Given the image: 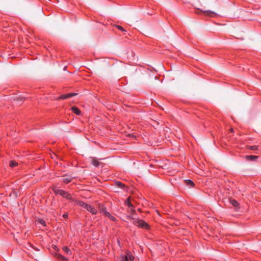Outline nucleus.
<instances>
[{"label": "nucleus", "mask_w": 261, "mask_h": 261, "mask_svg": "<svg viewBox=\"0 0 261 261\" xmlns=\"http://www.w3.org/2000/svg\"><path fill=\"white\" fill-rule=\"evenodd\" d=\"M133 223L135 225L142 228H147L148 227V224L145 221L142 220H134Z\"/></svg>", "instance_id": "1"}, {"label": "nucleus", "mask_w": 261, "mask_h": 261, "mask_svg": "<svg viewBox=\"0 0 261 261\" xmlns=\"http://www.w3.org/2000/svg\"><path fill=\"white\" fill-rule=\"evenodd\" d=\"M55 192L57 194H60L64 197H66L68 199H70L71 198L70 194H69L67 192L62 190H55Z\"/></svg>", "instance_id": "2"}, {"label": "nucleus", "mask_w": 261, "mask_h": 261, "mask_svg": "<svg viewBox=\"0 0 261 261\" xmlns=\"http://www.w3.org/2000/svg\"><path fill=\"white\" fill-rule=\"evenodd\" d=\"M24 100V98L20 96H16L13 97V102L20 105Z\"/></svg>", "instance_id": "3"}, {"label": "nucleus", "mask_w": 261, "mask_h": 261, "mask_svg": "<svg viewBox=\"0 0 261 261\" xmlns=\"http://www.w3.org/2000/svg\"><path fill=\"white\" fill-rule=\"evenodd\" d=\"M77 94L76 93H68V94H63V95H61L59 97H58V98H57V100H59V99H67L71 96H75Z\"/></svg>", "instance_id": "4"}, {"label": "nucleus", "mask_w": 261, "mask_h": 261, "mask_svg": "<svg viewBox=\"0 0 261 261\" xmlns=\"http://www.w3.org/2000/svg\"><path fill=\"white\" fill-rule=\"evenodd\" d=\"M86 210L91 213L92 214L95 215L97 213V211L96 208L93 207L92 205L88 204Z\"/></svg>", "instance_id": "5"}, {"label": "nucleus", "mask_w": 261, "mask_h": 261, "mask_svg": "<svg viewBox=\"0 0 261 261\" xmlns=\"http://www.w3.org/2000/svg\"><path fill=\"white\" fill-rule=\"evenodd\" d=\"M74 177L71 175H67L63 178V181L66 184L70 182Z\"/></svg>", "instance_id": "6"}, {"label": "nucleus", "mask_w": 261, "mask_h": 261, "mask_svg": "<svg viewBox=\"0 0 261 261\" xmlns=\"http://www.w3.org/2000/svg\"><path fill=\"white\" fill-rule=\"evenodd\" d=\"M134 259V257L131 255L130 253H127L126 255H125L124 257H123V258L122 259V260L124 261H128V260H133Z\"/></svg>", "instance_id": "7"}, {"label": "nucleus", "mask_w": 261, "mask_h": 261, "mask_svg": "<svg viewBox=\"0 0 261 261\" xmlns=\"http://www.w3.org/2000/svg\"><path fill=\"white\" fill-rule=\"evenodd\" d=\"M91 163L93 166L96 167H98L100 164V163L95 158H91Z\"/></svg>", "instance_id": "8"}, {"label": "nucleus", "mask_w": 261, "mask_h": 261, "mask_svg": "<svg viewBox=\"0 0 261 261\" xmlns=\"http://www.w3.org/2000/svg\"><path fill=\"white\" fill-rule=\"evenodd\" d=\"M99 210L101 213H102L105 215L108 213V212L106 211V207L103 205L100 204L99 205Z\"/></svg>", "instance_id": "9"}, {"label": "nucleus", "mask_w": 261, "mask_h": 261, "mask_svg": "<svg viewBox=\"0 0 261 261\" xmlns=\"http://www.w3.org/2000/svg\"><path fill=\"white\" fill-rule=\"evenodd\" d=\"M258 158V156L255 155H247L246 159L249 161H255Z\"/></svg>", "instance_id": "10"}, {"label": "nucleus", "mask_w": 261, "mask_h": 261, "mask_svg": "<svg viewBox=\"0 0 261 261\" xmlns=\"http://www.w3.org/2000/svg\"><path fill=\"white\" fill-rule=\"evenodd\" d=\"M71 110L75 114H79L81 113L80 110L76 107H72Z\"/></svg>", "instance_id": "11"}, {"label": "nucleus", "mask_w": 261, "mask_h": 261, "mask_svg": "<svg viewBox=\"0 0 261 261\" xmlns=\"http://www.w3.org/2000/svg\"><path fill=\"white\" fill-rule=\"evenodd\" d=\"M55 256H56V257L59 259H62L63 260H67V258L62 256V255L60 254H58V253H56L55 254Z\"/></svg>", "instance_id": "12"}, {"label": "nucleus", "mask_w": 261, "mask_h": 261, "mask_svg": "<svg viewBox=\"0 0 261 261\" xmlns=\"http://www.w3.org/2000/svg\"><path fill=\"white\" fill-rule=\"evenodd\" d=\"M204 13H205L206 15H208V16H212L213 15H215V13L213 11H203Z\"/></svg>", "instance_id": "13"}, {"label": "nucleus", "mask_w": 261, "mask_h": 261, "mask_svg": "<svg viewBox=\"0 0 261 261\" xmlns=\"http://www.w3.org/2000/svg\"><path fill=\"white\" fill-rule=\"evenodd\" d=\"M63 250L67 254L69 255L71 254V250L66 246H64L63 247Z\"/></svg>", "instance_id": "14"}, {"label": "nucleus", "mask_w": 261, "mask_h": 261, "mask_svg": "<svg viewBox=\"0 0 261 261\" xmlns=\"http://www.w3.org/2000/svg\"><path fill=\"white\" fill-rule=\"evenodd\" d=\"M79 205L80 206L83 207H84V208L86 209V208H87L88 204H87V203H85L84 202H83V201H79Z\"/></svg>", "instance_id": "15"}, {"label": "nucleus", "mask_w": 261, "mask_h": 261, "mask_svg": "<svg viewBox=\"0 0 261 261\" xmlns=\"http://www.w3.org/2000/svg\"><path fill=\"white\" fill-rule=\"evenodd\" d=\"M79 205L80 206L83 207H84V208L86 209V208H87L88 204H87V203H85L84 202H83V201H79Z\"/></svg>", "instance_id": "16"}, {"label": "nucleus", "mask_w": 261, "mask_h": 261, "mask_svg": "<svg viewBox=\"0 0 261 261\" xmlns=\"http://www.w3.org/2000/svg\"><path fill=\"white\" fill-rule=\"evenodd\" d=\"M185 182L187 185L190 186L191 187H193L194 186V182L190 179L185 180Z\"/></svg>", "instance_id": "17"}, {"label": "nucleus", "mask_w": 261, "mask_h": 261, "mask_svg": "<svg viewBox=\"0 0 261 261\" xmlns=\"http://www.w3.org/2000/svg\"><path fill=\"white\" fill-rule=\"evenodd\" d=\"M105 215L112 221H115L116 220V218L109 212H108Z\"/></svg>", "instance_id": "18"}, {"label": "nucleus", "mask_w": 261, "mask_h": 261, "mask_svg": "<svg viewBox=\"0 0 261 261\" xmlns=\"http://www.w3.org/2000/svg\"><path fill=\"white\" fill-rule=\"evenodd\" d=\"M230 202L234 207H237L239 205L238 202L234 199H231Z\"/></svg>", "instance_id": "19"}, {"label": "nucleus", "mask_w": 261, "mask_h": 261, "mask_svg": "<svg viewBox=\"0 0 261 261\" xmlns=\"http://www.w3.org/2000/svg\"><path fill=\"white\" fill-rule=\"evenodd\" d=\"M17 165L18 163L14 161H11L10 162V166L12 168L16 166Z\"/></svg>", "instance_id": "20"}, {"label": "nucleus", "mask_w": 261, "mask_h": 261, "mask_svg": "<svg viewBox=\"0 0 261 261\" xmlns=\"http://www.w3.org/2000/svg\"><path fill=\"white\" fill-rule=\"evenodd\" d=\"M116 186H117L118 187L122 189L125 186L121 182L119 181H116L115 182Z\"/></svg>", "instance_id": "21"}, {"label": "nucleus", "mask_w": 261, "mask_h": 261, "mask_svg": "<svg viewBox=\"0 0 261 261\" xmlns=\"http://www.w3.org/2000/svg\"><path fill=\"white\" fill-rule=\"evenodd\" d=\"M125 203L126 204L129 206V207H132L133 206V205L132 204V203H130V199L129 198H128L126 201H125Z\"/></svg>", "instance_id": "22"}, {"label": "nucleus", "mask_w": 261, "mask_h": 261, "mask_svg": "<svg viewBox=\"0 0 261 261\" xmlns=\"http://www.w3.org/2000/svg\"><path fill=\"white\" fill-rule=\"evenodd\" d=\"M248 148L251 150H257V146L254 145V146H250L248 147Z\"/></svg>", "instance_id": "23"}, {"label": "nucleus", "mask_w": 261, "mask_h": 261, "mask_svg": "<svg viewBox=\"0 0 261 261\" xmlns=\"http://www.w3.org/2000/svg\"><path fill=\"white\" fill-rule=\"evenodd\" d=\"M116 27L122 32L125 31V30L120 25H116Z\"/></svg>", "instance_id": "24"}, {"label": "nucleus", "mask_w": 261, "mask_h": 261, "mask_svg": "<svg viewBox=\"0 0 261 261\" xmlns=\"http://www.w3.org/2000/svg\"><path fill=\"white\" fill-rule=\"evenodd\" d=\"M63 217L64 218H67V217H68V215L67 214H65L63 215Z\"/></svg>", "instance_id": "25"}, {"label": "nucleus", "mask_w": 261, "mask_h": 261, "mask_svg": "<svg viewBox=\"0 0 261 261\" xmlns=\"http://www.w3.org/2000/svg\"><path fill=\"white\" fill-rule=\"evenodd\" d=\"M130 212L131 213H135V210H134V209H133V208H131V209L130 210Z\"/></svg>", "instance_id": "26"}, {"label": "nucleus", "mask_w": 261, "mask_h": 261, "mask_svg": "<svg viewBox=\"0 0 261 261\" xmlns=\"http://www.w3.org/2000/svg\"><path fill=\"white\" fill-rule=\"evenodd\" d=\"M41 222V224H42L43 225H44V223H45L44 221H43V220L41 221V222Z\"/></svg>", "instance_id": "27"}, {"label": "nucleus", "mask_w": 261, "mask_h": 261, "mask_svg": "<svg viewBox=\"0 0 261 261\" xmlns=\"http://www.w3.org/2000/svg\"><path fill=\"white\" fill-rule=\"evenodd\" d=\"M230 130L231 132H233V131L232 128H231Z\"/></svg>", "instance_id": "28"}, {"label": "nucleus", "mask_w": 261, "mask_h": 261, "mask_svg": "<svg viewBox=\"0 0 261 261\" xmlns=\"http://www.w3.org/2000/svg\"><path fill=\"white\" fill-rule=\"evenodd\" d=\"M34 249H35V250H37V251H39V249H36V248H34Z\"/></svg>", "instance_id": "29"}, {"label": "nucleus", "mask_w": 261, "mask_h": 261, "mask_svg": "<svg viewBox=\"0 0 261 261\" xmlns=\"http://www.w3.org/2000/svg\"><path fill=\"white\" fill-rule=\"evenodd\" d=\"M131 218H132V219H134V220L135 219V218H134V217H131Z\"/></svg>", "instance_id": "30"}]
</instances>
